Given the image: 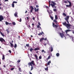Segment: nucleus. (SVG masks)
<instances>
[{"mask_svg":"<svg viewBox=\"0 0 74 74\" xmlns=\"http://www.w3.org/2000/svg\"><path fill=\"white\" fill-rule=\"evenodd\" d=\"M70 17L69 16H66V18H65V21L68 20L69 19V17Z\"/></svg>","mask_w":74,"mask_h":74,"instance_id":"obj_11","label":"nucleus"},{"mask_svg":"<svg viewBox=\"0 0 74 74\" xmlns=\"http://www.w3.org/2000/svg\"><path fill=\"white\" fill-rule=\"evenodd\" d=\"M40 25H38L37 26V28H39V27H40Z\"/></svg>","mask_w":74,"mask_h":74,"instance_id":"obj_48","label":"nucleus"},{"mask_svg":"<svg viewBox=\"0 0 74 74\" xmlns=\"http://www.w3.org/2000/svg\"><path fill=\"white\" fill-rule=\"evenodd\" d=\"M30 8H31V10H33V9H34V8H33V7L32 6H30Z\"/></svg>","mask_w":74,"mask_h":74,"instance_id":"obj_30","label":"nucleus"},{"mask_svg":"<svg viewBox=\"0 0 74 74\" xmlns=\"http://www.w3.org/2000/svg\"><path fill=\"white\" fill-rule=\"evenodd\" d=\"M51 52H52L53 51V47H51L50 48Z\"/></svg>","mask_w":74,"mask_h":74,"instance_id":"obj_17","label":"nucleus"},{"mask_svg":"<svg viewBox=\"0 0 74 74\" xmlns=\"http://www.w3.org/2000/svg\"><path fill=\"white\" fill-rule=\"evenodd\" d=\"M66 1L69 3V5H66V7H71V6H72V4H71V2H70L69 1H68V0H67Z\"/></svg>","mask_w":74,"mask_h":74,"instance_id":"obj_4","label":"nucleus"},{"mask_svg":"<svg viewBox=\"0 0 74 74\" xmlns=\"http://www.w3.org/2000/svg\"><path fill=\"white\" fill-rule=\"evenodd\" d=\"M56 55L57 56H59V53H56Z\"/></svg>","mask_w":74,"mask_h":74,"instance_id":"obj_36","label":"nucleus"},{"mask_svg":"<svg viewBox=\"0 0 74 74\" xmlns=\"http://www.w3.org/2000/svg\"><path fill=\"white\" fill-rule=\"evenodd\" d=\"M71 38H72V39L73 41L74 42V37H72Z\"/></svg>","mask_w":74,"mask_h":74,"instance_id":"obj_38","label":"nucleus"},{"mask_svg":"<svg viewBox=\"0 0 74 74\" xmlns=\"http://www.w3.org/2000/svg\"><path fill=\"white\" fill-rule=\"evenodd\" d=\"M45 70H48V67H47V68H45Z\"/></svg>","mask_w":74,"mask_h":74,"instance_id":"obj_35","label":"nucleus"},{"mask_svg":"<svg viewBox=\"0 0 74 74\" xmlns=\"http://www.w3.org/2000/svg\"><path fill=\"white\" fill-rule=\"evenodd\" d=\"M53 10L54 11V12H56L57 11V10H56V9H53Z\"/></svg>","mask_w":74,"mask_h":74,"instance_id":"obj_34","label":"nucleus"},{"mask_svg":"<svg viewBox=\"0 0 74 74\" xmlns=\"http://www.w3.org/2000/svg\"><path fill=\"white\" fill-rule=\"evenodd\" d=\"M34 56L35 58H36V60H37L38 59V57H37V55L35 54Z\"/></svg>","mask_w":74,"mask_h":74,"instance_id":"obj_20","label":"nucleus"},{"mask_svg":"<svg viewBox=\"0 0 74 74\" xmlns=\"http://www.w3.org/2000/svg\"><path fill=\"white\" fill-rule=\"evenodd\" d=\"M32 19H33V20H35V18H34V17H33L32 18Z\"/></svg>","mask_w":74,"mask_h":74,"instance_id":"obj_61","label":"nucleus"},{"mask_svg":"<svg viewBox=\"0 0 74 74\" xmlns=\"http://www.w3.org/2000/svg\"><path fill=\"white\" fill-rule=\"evenodd\" d=\"M33 10L31 9L30 11V12H33Z\"/></svg>","mask_w":74,"mask_h":74,"instance_id":"obj_52","label":"nucleus"},{"mask_svg":"<svg viewBox=\"0 0 74 74\" xmlns=\"http://www.w3.org/2000/svg\"><path fill=\"white\" fill-rule=\"evenodd\" d=\"M35 12L38 11V8L37 9H36V8H35Z\"/></svg>","mask_w":74,"mask_h":74,"instance_id":"obj_23","label":"nucleus"},{"mask_svg":"<svg viewBox=\"0 0 74 74\" xmlns=\"http://www.w3.org/2000/svg\"><path fill=\"white\" fill-rule=\"evenodd\" d=\"M5 23L6 25H9V23H8V22H7V21H5Z\"/></svg>","mask_w":74,"mask_h":74,"instance_id":"obj_25","label":"nucleus"},{"mask_svg":"<svg viewBox=\"0 0 74 74\" xmlns=\"http://www.w3.org/2000/svg\"><path fill=\"white\" fill-rule=\"evenodd\" d=\"M49 7H50V6H51V2L50 1H49Z\"/></svg>","mask_w":74,"mask_h":74,"instance_id":"obj_37","label":"nucleus"},{"mask_svg":"<svg viewBox=\"0 0 74 74\" xmlns=\"http://www.w3.org/2000/svg\"><path fill=\"white\" fill-rule=\"evenodd\" d=\"M29 74H32V73H31L30 71H29Z\"/></svg>","mask_w":74,"mask_h":74,"instance_id":"obj_62","label":"nucleus"},{"mask_svg":"<svg viewBox=\"0 0 74 74\" xmlns=\"http://www.w3.org/2000/svg\"><path fill=\"white\" fill-rule=\"evenodd\" d=\"M2 60H4V59H5V56H4V55H3L2 56Z\"/></svg>","mask_w":74,"mask_h":74,"instance_id":"obj_21","label":"nucleus"},{"mask_svg":"<svg viewBox=\"0 0 74 74\" xmlns=\"http://www.w3.org/2000/svg\"><path fill=\"white\" fill-rule=\"evenodd\" d=\"M14 16L15 17H18V12H16L14 14Z\"/></svg>","mask_w":74,"mask_h":74,"instance_id":"obj_10","label":"nucleus"},{"mask_svg":"<svg viewBox=\"0 0 74 74\" xmlns=\"http://www.w3.org/2000/svg\"><path fill=\"white\" fill-rule=\"evenodd\" d=\"M17 3V2H16L15 1H14L12 3H13L14 4V3Z\"/></svg>","mask_w":74,"mask_h":74,"instance_id":"obj_43","label":"nucleus"},{"mask_svg":"<svg viewBox=\"0 0 74 74\" xmlns=\"http://www.w3.org/2000/svg\"><path fill=\"white\" fill-rule=\"evenodd\" d=\"M68 29H70V26H71V24H67L66 26Z\"/></svg>","mask_w":74,"mask_h":74,"instance_id":"obj_5","label":"nucleus"},{"mask_svg":"<svg viewBox=\"0 0 74 74\" xmlns=\"http://www.w3.org/2000/svg\"><path fill=\"white\" fill-rule=\"evenodd\" d=\"M62 24L63 25H64V26H66L67 24L66 23V22H65L64 23H63Z\"/></svg>","mask_w":74,"mask_h":74,"instance_id":"obj_18","label":"nucleus"},{"mask_svg":"<svg viewBox=\"0 0 74 74\" xmlns=\"http://www.w3.org/2000/svg\"><path fill=\"white\" fill-rule=\"evenodd\" d=\"M49 16L51 19H52V20H53V17L52 16H51V15H50Z\"/></svg>","mask_w":74,"mask_h":74,"instance_id":"obj_22","label":"nucleus"},{"mask_svg":"<svg viewBox=\"0 0 74 74\" xmlns=\"http://www.w3.org/2000/svg\"><path fill=\"white\" fill-rule=\"evenodd\" d=\"M28 27V28H29V29H30V27H31L30 25H29V27Z\"/></svg>","mask_w":74,"mask_h":74,"instance_id":"obj_57","label":"nucleus"},{"mask_svg":"<svg viewBox=\"0 0 74 74\" xmlns=\"http://www.w3.org/2000/svg\"><path fill=\"white\" fill-rule=\"evenodd\" d=\"M71 30H70V29H67L66 31H65L66 34H67V33H68V32H71Z\"/></svg>","mask_w":74,"mask_h":74,"instance_id":"obj_12","label":"nucleus"},{"mask_svg":"<svg viewBox=\"0 0 74 74\" xmlns=\"http://www.w3.org/2000/svg\"><path fill=\"white\" fill-rule=\"evenodd\" d=\"M27 21H29V17H27Z\"/></svg>","mask_w":74,"mask_h":74,"instance_id":"obj_55","label":"nucleus"},{"mask_svg":"<svg viewBox=\"0 0 74 74\" xmlns=\"http://www.w3.org/2000/svg\"><path fill=\"white\" fill-rule=\"evenodd\" d=\"M60 35L61 38H63V37H64H64H65V36H64V35L62 33H60Z\"/></svg>","mask_w":74,"mask_h":74,"instance_id":"obj_9","label":"nucleus"},{"mask_svg":"<svg viewBox=\"0 0 74 74\" xmlns=\"http://www.w3.org/2000/svg\"><path fill=\"white\" fill-rule=\"evenodd\" d=\"M47 11L48 12V13L49 14V15H50V14H52L53 13V12H52V10H50L49 11V10H47Z\"/></svg>","mask_w":74,"mask_h":74,"instance_id":"obj_8","label":"nucleus"},{"mask_svg":"<svg viewBox=\"0 0 74 74\" xmlns=\"http://www.w3.org/2000/svg\"><path fill=\"white\" fill-rule=\"evenodd\" d=\"M51 3H52L51 4V7H52V8H56V7L55 6V5H56V3L54 2L53 1H51Z\"/></svg>","mask_w":74,"mask_h":74,"instance_id":"obj_2","label":"nucleus"},{"mask_svg":"<svg viewBox=\"0 0 74 74\" xmlns=\"http://www.w3.org/2000/svg\"><path fill=\"white\" fill-rule=\"evenodd\" d=\"M50 58H51V55H49L48 56V57L47 58V60H49V59H50Z\"/></svg>","mask_w":74,"mask_h":74,"instance_id":"obj_26","label":"nucleus"},{"mask_svg":"<svg viewBox=\"0 0 74 74\" xmlns=\"http://www.w3.org/2000/svg\"><path fill=\"white\" fill-rule=\"evenodd\" d=\"M64 3H67V1H64Z\"/></svg>","mask_w":74,"mask_h":74,"instance_id":"obj_44","label":"nucleus"},{"mask_svg":"<svg viewBox=\"0 0 74 74\" xmlns=\"http://www.w3.org/2000/svg\"><path fill=\"white\" fill-rule=\"evenodd\" d=\"M47 40V38H45L44 39V40H45V41L46 40Z\"/></svg>","mask_w":74,"mask_h":74,"instance_id":"obj_58","label":"nucleus"},{"mask_svg":"<svg viewBox=\"0 0 74 74\" xmlns=\"http://www.w3.org/2000/svg\"><path fill=\"white\" fill-rule=\"evenodd\" d=\"M55 19L56 20H57L58 19V17L57 16V15H55Z\"/></svg>","mask_w":74,"mask_h":74,"instance_id":"obj_28","label":"nucleus"},{"mask_svg":"<svg viewBox=\"0 0 74 74\" xmlns=\"http://www.w3.org/2000/svg\"><path fill=\"white\" fill-rule=\"evenodd\" d=\"M42 34H44V32H42L38 34V36H40V35H42Z\"/></svg>","mask_w":74,"mask_h":74,"instance_id":"obj_19","label":"nucleus"},{"mask_svg":"<svg viewBox=\"0 0 74 74\" xmlns=\"http://www.w3.org/2000/svg\"><path fill=\"white\" fill-rule=\"evenodd\" d=\"M28 65H29V66H35V63H34V61H32V62H29V63L28 64Z\"/></svg>","mask_w":74,"mask_h":74,"instance_id":"obj_3","label":"nucleus"},{"mask_svg":"<svg viewBox=\"0 0 74 74\" xmlns=\"http://www.w3.org/2000/svg\"><path fill=\"white\" fill-rule=\"evenodd\" d=\"M18 69L19 71H21V68H19Z\"/></svg>","mask_w":74,"mask_h":74,"instance_id":"obj_40","label":"nucleus"},{"mask_svg":"<svg viewBox=\"0 0 74 74\" xmlns=\"http://www.w3.org/2000/svg\"><path fill=\"white\" fill-rule=\"evenodd\" d=\"M12 24L13 25H16V23H15V22H13L12 23Z\"/></svg>","mask_w":74,"mask_h":74,"instance_id":"obj_32","label":"nucleus"},{"mask_svg":"<svg viewBox=\"0 0 74 74\" xmlns=\"http://www.w3.org/2000/svg\"><path fill=\"white\" fill-rule=\"evenodd\" d=\"M62 15H63V16H67V15H66V13H63Z\"/></svg>","mask_w":74,"mask_h":74,"instance_id":"obj_24","label":"nucleus"},{"mask_svg":"<svg viewBox=\"0 0 74 74\" xmlns=\"http://www.w3.org/2000/svg\"><path fill=\"white\" fill-rule=\"evenodd\" d=\"M66 36H68L69 37H70L71 36H70V35L69 34H67Z\"/></svg>","mask_w":74,"mask_h":74,"instance_id":"obj_41","label":"nucleus"},{"mask_svg":"<svg viewBox=\"0 0 74 74\" xmlns=\"http://www.w3.org/2000/svg\"><path fill=\"white\" fill-rule=\"evenodd\" d=\"M38 50H40V48L38 47H37L34 49V50L36 51H38Z\"/></svg>","mask_w":74,"mask_h":74,"instance_id":"obj_13","label":"nucleus"},{"mask_svg":"<svg viewBox=\"0 0 74 74\" xmlns=\"http://www.w3.org/2000/svg\"><path fill=\"white\" fill-rule=\"evenodd\" d=\"M36 7H37V8H38V7H39L38 6V5H36Z\"/></svg>","mask_w":74,"mask_h":74,"instance_id":"obj_59","label":"nucleus"},{"mask_svg":"<svg viewBox=\"0 0 74 74\" xmlns=\"http://www.w3.org/2000/svg\"><path fill=\"white\" fill-rule=\"evenodd\" d=\"M8 52H10V53H11V51L10 50H9Z\"/></svg>","mask_w":74,"mask_h":74,"instance_id":"obj_49","label":"nucleus"},{"mask_svg":"<svg viewBox=\"0 0 74 74\" xmlns=\"http://www.w3.org/2000/svg\"><path fill=\"white\" fill-rule=\"evenodd\" d=\"M44 52V50H42V52Z\"/></svg>","mask_w":74,"mask_h":74,"instance_id":"obj_63","label":"nucleus"},{"mask_svg":"<svg viewBox=\"0 0 74 74\" xmlns=\"http://www.w3.org/2000/svg\"><path fill=\"white\" fill-rule=\"evenodd\" d=\"M38 24L40 25V26H41V24H40V22L38 23Z\"/></svg>","mask_w":74,"mask_h":74,"instance_id":"obj_54","label":"nucleus"},{"mask_svg":"<svg viewBox=\"0 0 74 74\" xmlns=\"http://www.w3.org/2000/svg\"><path fill=\"white\" fill-rule=\"evenodd\" d=\"M53 21L54 22H55L56 23L57 25H55L54 23H53L52 26H53V27H56V28H57L59 26V25H58V21H56V19H55Z\"/></svg>","mask_w":74,"mask_h":74,"instance_id":"obj_1","label":"nucleus"},{"mask_svg":"<svg viewBox=\"0 0 74 74\" xmlns=\"http://www.w3.org/2000/svg\"><path fill=\"white\" fill-rule=\"evenodd\" d=\"M33 50H34V49H33V48H30V52H32V51Z\"/></svg>","mask_w":74,"mask_h":74,"instance_id":"obj_29","label":"nucleus"},{"mask_svg":"<svg viewBox=\"0 0 74 74\" xmlns=\"http://www.w3.org/2000/svg\"><path fill=\"white\" fill-rule=\"evenodd\" d=\"M10 44L11 47L12 48L14 47V45L12 43H11V42H10Z\"/></svg>","mask_w":74,"mask_h":74,"instance_id":"obj_16","label":"nucleus"},{"mask_svg":"<svg viewBox=\"0 0 74 74\" xmlns=\"http://www.w3.org/2000/svg\"><path fill=\"white\" fill-rule=\"evenodd\" d=\"M11 5H12V7H14V3H12V4Z\"/></svg>","mask_w":74,"mask_h":74,"instance_id":"obj_31","label":"nucleus"},{"mask_svg":"<svg viewBox=\"0 0 74 74\" xmlns=\"http://www.w3.org/2000/svg\"><path fill=\"white\" fill-rule=\"evenodd\" d=\"M33 66H31V69L30 70V71H32V70H33Z\"/></svg>","mask_w":74,"mask_h":74,"instance_id":"obj_39","label":"nucleus"},{"mask_svg":"<svg viewBox=\"0 0 74 74\" xmlns=\"http://www.w3.org/2000/svg\"><path fill=\"white\" fill-rule=\"evenodd\" d=\"M72 33H73V34H74V30H72Z\"/></svg>","mask_w":74,"mask_h":74,"instance_id":"obj_51","label":"nucleus"},{"mask_svg":"<svg viewBox=\"0 0 74 74\" xmlns=\"http://www.w3.org/2000/svg\"><path fill=\"white\" fill-rule=\"evenodd\" d=\"M44 40V38H40V42H42Z\"/></svg>","mask_w":74,"mask_h":74,"instance_id":"obj_14","label":"nucleus"},{"mask_svg":"<svg viewBox=\"0 0 74 74\" xmlns=\"http://www.w3.org/2000/svg\"><path fill=\"white\" fill-rule=\"evenodd\" d=\"M0 41H1V42H5V40L1 37L0 38Z\"/></svg>","mask_w":74,"mask_h":74,"instance_id":"obj_6","label":"nucleus"},{"mask_svg":"<svg viewBox=\"0 0 74 74\" xmlns=\"http://www.w3.org/2000/svg\"><path fill=\"white\" fill-rule=\"evenodd\" d=\"M17 63H19V62H21V60H18V61H17Z\"/></svg>","mask_w":74,"mask_h":74,"instance_id":"obj_46","label":"nucleus"},{"mask_svg":"<svg viewBox=\"0 0 74 74\" xmlns=\"http://www.w3.org/2000/svg\"><path fill=\"white\" fill-rule=\"evenodd\" d=\"M0 33H1V35H2V36H3V37H4V36H5L4 35V34H3V33H2V32H0Z\"/></svg>","mask_w":74,"mask_h":74,"instance_id":"obj_27","label":"nucleus"},{"mask_svg":"<svg viewBox=\"0 0 74 74\" xmlns=\"http://www.w3.org/2000/svg\"><path fill=\"white\" fill-rule=\"evenodd\" d=\"M9 25H12V23H9Z\"/></svg>","mask_w":74,"mask_h":74,"instance_id":"obj_60","label":"nucleus"},{"mask_svg":"<svg viewBox=\"0 0 74 74\" xmlns=\"http://www.w3.org/2000/svg\"><path fill=\"white\" fill-rule=\"evenodd\" d=\"M14 69V68H12L10 69L11 70H13Z\"/></svg>","mask_w":74,"mask_h":74,"instance_id":"obj_50","label":"nucleus"},{"mask_svg":"<svg viewBox=\"0 0 74 74\" xmlns=\"http://www.w3.org/2000/svg\"><path fill=\"white\" fill-rule=\"evenodd\" d=\"M3 19L4 17H3V16L1 15H0V21L1 22L2 21V20Z\"/></svg>","mask_w":74,"mask_h":74,"instance_id":"obj_7","label":"nucleus"},{"mask_svg":"<svg viewBox=\"0 0 74 74\" xmlns=\"http://www.w3.org/2000/svg\"><path fill=\"white\" fill-rule=\"evenodd\" d=\"M3 67H6L5 65H3Z\"/></svg>","mask_w":74,"mask_h":74,"instance_id":"obj_64","label":"nucleus"},{"mask_svg":"<svg viewBox=\"0 0 74 74\" xmlns=\"http://www.w3.org/2000/svg\"><path fill=\"white\" fill-rule=\"evenodd\" d=\"M22 21V19H21V18H20V20H19V22H21Z\"/></svg>","mask_w":74,"mask_h":74,"instance_id":"obj_47","label":"nucleus"},{"mask_svg":"<svg viewBox=\"0 0 74 74\" xmlns=\"http://www.w3.org/2000/svg\"><path fill=\"white\" fill-rule=\"evenodd\" d=\"M17 47V45H16V44H15L14 46V48H16V47Z\"/></svg>","mask_w":74,"mask_h":74,"instance_id":"obj_33","label":"nucleus"},{"mask_svg":"<svg viewBox=\"0 0 74 74\" xmlns=\"http://www.w3.org/2000/svg\"><path fill=\"white\" fill-rule=\"evenodd\" d=\"M39 58L40 59H41V58H42V57H41V56H40L39 57Z\"/></svg>","mask_w":74,"mask_h":74,"instance_id":"obj_45","label":"nucleus"},{"mask_svg":"<svg viewBox=\"0 0 74 74\" xmlns=\"http://www.w3.org/2000/svg\"><path fill=\"white\" fill-rule=\"evenodd\" d=\"M66 21H67L68 24H69V21H68V20H66Z\"/></svg>","mask_w":74,"mask_h":74,"instance_id":"obj_56","label":"nucleus"},{"mask_svg":"<svg viewBox=\"0 0 74 74\" xmlns=\"http://www.w3.org/2000/svg\"><path fill=\"white\" fill-rule=\"evenodd\" d=\"M32 26H34V23L32 24Z\"/></svg>","mask_w":74,"mask_h":74,"instance_id":"obj_53","label":"nucleus"},{"mask_svg":"<svg viewBox=\"0 0 74 74\" xmlns=\"http://www.w3.org/2000/svg\"><path fill=\"white\" fill-rule=\"evenodd\" d=\"M51 60L47 62V66H48V65H50V63H51Z\"/></svg>","mask_w":74,"mask_h":74,"instance_id":"obj_15","label":"nucleus"},{"mask_svg":"<svg viewBox=\"0 0 74 74\" xmlns=\"http://www.w3.org/2000/svg\"><path fill=\"white\" fill-rule=\"evenodd\" d=\"M26 47H29V44H26Z\"/></svg>","mask_w":74,"mask_h":74,"instance_id":"obj_42","label":"nucleus"}]
</instances>
